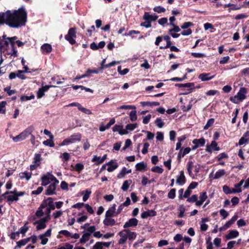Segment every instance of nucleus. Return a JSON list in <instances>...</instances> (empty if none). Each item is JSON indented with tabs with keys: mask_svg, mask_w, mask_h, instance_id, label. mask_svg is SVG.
<instances>
[{
	"mask_svg": "<svg viewBox=\"0 0 249 249\" xmlns=\"http://www.w3.org/2000/svg\"><path fill=\"white\" fill-rule=\"evenodd\" d=\"M54 86L53 85H45V86H42V88H39L37 92V98L38 99L41 98L45 95V92L47 91L51 87H54Z\"/></svg>",
	"mask_w": 249,
	"mask_h": 249,
	"instance_id": "0eeeda50",
	"label": "nucleus"
},
{
	"mask_svg": "<svg viewBox=\"0 0 249 249\" xmlns=\"http://www.w3.org/2000/svg\"><path fill=\"white\" fill-rule=\"evenodd\" d=\"M229 158L228 155L225 152L222 153L220 154H219L217 156L215 157V160L217 161H220L221 160L223 159H228Z\"/></svg>",
	"mask_w": 249,
	"mask_h": 249,
	"instance_id": "2f4dec72",
	"label": "nucleus"
},
{
	"mask_svg": "<svg viewBox=\"0 0 249 249\" xmlns=\"http://www.w3.org/2000/svg\"><path fill=\"white\" fill-rule=\"evenodd\" d=\"M62 157L63 158V162L68 161L71 158L70 154L67 152H64V153H63Z\"/></svg>",
	"mask_w": 249,
	"mask_h": 249,
	"instance_id": "0e129e2a",
	"label": "nucleus"
},
{
	"mask_svg": "<svg viewBox=\"0 0 249 249\" xmlns=\"http://www.w3.org/2000/svg\"><path fill=\"white\" fill-rule=\"evenodd\" d=\"M153 10L155 12L158 13H161L165 12L166 10L164 8L161 7L160 6H156L153 8Z\"/></svg>",
	"mask_w": 249,
	"mask_h": 249,
	"instance_id": "49530a36",
	"label": "nucleus"
},
{
	"mask_svg": "<svg viewBox=\"0 0 249 249\" xmlns=\"http://www.w3.org/2000/svg\"><path fill=\"white\" fill-rule=\"evenodd\" d=\"M191 55L196 58H203L205 57V55L204 53H192Z\"/></svg>",
	"mask_w": 249,
	"mask_h": 249,
	"instance_id": "e2e57ef3",
	"label": "nucleus"
},
{
	"mask_svg": "<svg viewBox=\"0 0 249 249\" xmlns=\"http://www.w3.org/2000/svg\"><path fill=\"white\" fill-rule=\"evenodd\" d=\"M239 234V233L237 230H230L229 233L226 235L225 238L227 240H230L237 237Z\"/></svg>",
	"mask_w": 249,
	"mask_h": 249,
	"instance_id": "2eb2a0df",
	"label": "nucleus"
},
{
	"mask_svg": "<svg viewBox=\"0 0 249 249\" xmlns=\"http://www.w3.org/2000/svg\"><path fill=\"white\" fill-rule=\"evenodd\" d=\"M7 102L5 101H3L0 102V113L5 114V106Z\"/></svg>",
	"mask_w": 249,
	"mask_h": 249,
	"instance_id": "72a5a7b5",
	"label": "nucleus"
},
{
	"mask_svg": "<svg viewBox=\"0 0 249 249\" xmlns=\"http://www.w3.org/2000/svg\"><path fill=\"white\" fill-rule=\"evenodd\" d=\"M192 107V104L190 102L189 104L187 106V107H185V106L183 105L181 106V109L184 111V112H188L189 111Z\"/></svg>",
	"mask_w": 249,
	"mask_h": 249,
	"instance_id": "bf43d9fd",
	"label": "nucleus"
},
{
	"mask_svg": "<svg viewBox=\"0 0 249 249\" xmlns=\"http://www.w3.org/2000/svg\"><path fill=\"white\" fill-rule=\"evenodd\" d=\"M193 143L196 144L198 147L203 146L206 142L205 139L202 137L200 139H195L193 140Z\"/></svg>",
	"mask_w": 249,
	"mask_h": 249,
	"instance_id": "aec40b11",
	"label": "nucleus"
},
{
	"mask_svg": "<svg viewBox=\"0 0 249 249\" xmlns=\"http://www.w3.org/2000/svg\"><path fill=\"white\" fill-rule=\"evenodd\" d=\"M99 72V71L98 70H91L90 69H88L86 71L85 73L87 77H89L90 76V74L92 73H96L97 74Z\"/></svg>",
	"mask_w": 249,
	"mask_h": 249,
	"instance_id": "864d4df0",
	"label": "nucleus"
},
{
	"mask_svg": "<svg viewBox=\"0 0 249 249\" xmlns=\"http://www.w3.org/2000/svg\"><path fill=\"white\" fill-rule=\"evenodd\" d=\"M118 235H120L121 238L118 241V244L122 245L126 242L127 239V232L124 231V230L118 233Z\"/></svg>",
	"mask_w": 249,
	"mask_h": 249,
	"instance_id": "4468645a",
	"label": "nucleus"
},
{
	"mask_svg": "<svg viewBox=\"0 0 249 249\" xmlns=\"http://www.w3.org/2000/svg\"><path fill=\"white\" fill-rule=\"evenodd\" d=\"M38 237L41 240V244L43 245H46L48 241V239L43 236V234L39 235Z\"/></svg>",
	"mask_w": 249,
	"mask_h": 249,
	"instance_id": "052dcab7",
	"label": "nucleus"
},
{
	"mask_svg": "<svg viewBox=\"0 0 249 249\" xmlns=\"http://www.w3.org/2000/svg\"><path fill=\"white\" fill-rule=\"evenodd\" d=\"M76 37V29L75 27L69 29L68 34L65 36V39L71 45L76 43L75 38Z\"/></svg>",
	"mask_w": 249,
	"mask_h": 249,
	"instance_id": "20e7f679",
	"label": "nucleus"
},
{
	"mask_svg": "<svg viewBox=\"0 0 249 249\" xmlns=\"http://www.w3.org/2000/svg\"><path fill=\"white\" fill-rule=\"evenodd\" d=\"M82 135L80 133H75L71 135L69 138L65 139L60 144V146L67 145L69 143H75L80 142L81 140Z\"/></svg>",
	"mask_w": 249,
	"mask_h": 249,
	"instance_id": "7ed1b4c3",
	"label": "nucleus"
},
{
	"mask_svg": "<svg viewBox=\"0 0 249 249\" xmlns=\"http://www.w3.org/2000/svg\"><path fill=\"white\" fill-rule=\"evenodd\" d=\"M147 165L143 161L140 162L136 164V170L140 172H143L146 170Z\"/></svg>",
	"mask_w": 249,
	"mask_h": 249,
	"instance_id": "412c9836",
	"label": "nucleus"
},
{
	"mask_svg": "<svg viewBox=\"0 0 249 249\" xmlns=\"http://www.w3.org/2000/svg\"><path fill=\"white\" fill-rule=\"evenodd\" d=\"M138 223V220L135 218H132L128 220L124 225V228L126 229L131 227H136Z\"/></svg>",
	"mask_w": 249,
	"mask_h": 249,
	"instance_id": "9b49d317",
	"label": "nucleus"
},
{
	"mask_svg": "<svg viewBox=\"0 0 249 249\" xmlns=\"http://www.w3.org/2000/svg\"><path fill=\"white\" fill-rule=\"evenodd\" d=\"M151 171L155 173L161 174L163 172V169L158 166H156L153 167L151 168Z\"/></svg>",
	"mask_w": 249,
	"mask_h": 249,
	"instance_id": "c03bdc74",
	"label": "nucleus"
},
{
	"mask_svg": "<svg viewBox=\"0 0 249 249\" xmlns=\"http://www.w3.org/2000/svg\"><path fill=\"white\" fill-rule=\"evenodd\" d=\"M198 196L196 195H193L191 197H188L187 199V201L191 203H194L197 201Z\"/></svg>",
	"mask_w": 249,
	"mask_h": 249,
	"instance_id": "79ce46f5",
	"label": "nucleus"
},
{
	"mask_svg": "<svg viewBox=\"0 0 249 249\" xmlns=\"http://www.w3.org/2000/svg\"><path fill=\"white\" fill-rule=\"evenodd\" d=\"M41 156L40 154H35L34 158V161L33 162L37 164V165L40 166V161L41 160Z\"/></svg>",
	"mask_w": 249,
	"mask_h": 249,
	"instance_id": "7c9ffc66",
	"label": "nucleus"
},
{
	"mask_svg": "<svg viewBox=\"0 0 249 249\" xmlns=\"http://www.w3.org/2000/svg\"><path fill=\"white\" fill-rule=\"evenodd\" d=\"M155 122L156 125L158 127H159V128H162L164 124V122L162 121V120L160 118H157L156 119V120H155Z\"/></svg>",
	"mask_w": 249,
	"mask_h": 249,
	"instance_id": "a18cd8bd",
	"label": "nucleus"
},
{
	"mask_svg": "<svg viewBox=\"0 0 249 249\" xmlns=\"http://www.w3.org/2000/svg\"><path fill=\"white\" fill-rule=\"evenodd\" d=\"M91 161L92 162H96L95 164L96 165H99L103 162L101 159V157H98L96 155L94 156L92 158V159L91 160Z\"/></svg>",
	"mask_w": 249,
	"mask_h": 249,
	"instance_id": "f704fd0d",
	"label": "nucleus"
},
{
	"mask_svg": "<svg viewBox=\"0 0 249 249\" xmlns=\"http://www.w3.org/2000/svg\"><path fill=\"white\" fill-rule=\"evenodd\" d=\"M112 131L114 132L118 131L121 135L128 134L126 130L123 129V126L122 125H115L112 128Z\"/></svg>",
	"mask_w": 249,
	"mask_h": 249,
	"instance_id": "ddd939ff",
	"label": "nucleus"
},
{
	"mask_svg": "<svg viewBox=\"0 0 249 249\" xmlns=\"http://www.w3.org/2000/svg\"><path fill=\"white\" fill-rule=\"evenodd\" d=\"M225 174V171L224 169L218 170L215 174L214 179H218Z\"/></svg>",
	"mask_w": 249,
	"mask_h": 249,
	"instance_id": "473e14b6",
	"label": "nucleus"
},
{
	"mask_svg": "<svg viewBox=\"0 0 249 249\" xmlns=\"http://www.w3.org/2000/svg\"><path fill=\"white\" fill-rule=\"evenodd\" d=\"M17 245L15 247V249H16L17 248H20L22 246H23L25 245L26 244L25 243V241L24 239H22L20 241H18L17 242Z\"/></svg>",
	"mask_w": 249,
	"mask_h": 249,
	"instance_id": "680f3d73",
	"label": "nucleus"
},
{
	"mask_svg": "<svg viewBox=\"0 0 249 249\" xmlns=\"http://www.w3.org/2000/svg\"><path fill=\"white\" fill-rule=\"evenodd\" d=\"M142 132L147 134L146 140H152L154 137V134L146 130H142Z\"/></svg>",
	"mask_w": 249,
	"mask_h": 249,
	"instance_id": "3c124183",
	"label": "nucleus"
},
{
	"mask_svg": "<svg viewBox=\"0 0 249 249\" xmlns=\"http://www.w3.org/2000/svg\"><path fill=\"white\" fill-rule=\"evenodd\" d=\"M43 144L46 146H49L51 147H53L54 146V143L53 139H51L44 141L43 142Z\"/></svg>",
	"mask_w": 249,
	"mask_h": 249,
	"instance_id": "4c0bfd02",
	"label": "nucleus"
},
{
	"mask_svg": "<svg viewBox=\"0 0 249 249\" xmlns=\"http://www.w3.org/2000/svg\"><path fill=\"white\" fill-rule=\"evenodd\" d=\"M245 180L244 179H241L240 182L238 183H236L234 184V188L237 190H240V193L242 192L241 186L244 183Z\"/></svg>",
	"mask_w": 249,
	"mask_h": 249,
	"instance_id": "6e6d98bb",
	"label": "nucleus"
},
{
	"mask_svg": "<svg viewBox=\"0 0 249 249\" xmlns=\"http://www.w3.org/2000/svg\"><path fill=\"white\" fill-rule=\"evenodd\" d=\"M176 190L175 188L172 189L168 193V197L170 199H174L176 196Z\"/></svg>",
	"mask_w": 249,
	"mask_h": 249,
	"instance_id": "37998d69",
	"label": "nucleus"
},
{
	"mask_svg": "<svg viewBox=\"0 0 249 249\" xmlns=\"http://www.w3.org/2000/svg\"><path fill=\"white\" fill-rule=\"evenodd\" d=\"M32 175V172H28L26 171L24 172L20 173L18 174V177L21 179H23L25 178L27 180H29L31 178Z\"/></svg>",
	"mask_w": 249,
	"mask_h": 249,
	"instance_id": "5701e85b",
	"label": "nucleus"
},
{
	"mask_svg": "<svg viewBox=\"0 0 249 249\" xmlns=\"http://www.w3.org/2000/svg\"><path fill=\"white\" fill-rule=\"evenodd\" d=\"M132 182V180L131 179L125 180L121 187L122 190L124 191H127Z\"/></svg>",
	"mask_w": 249,
	"mask_h": 249,
	"instance_id": "a878e982",
	"label": "nucleus"
},
{
	"mask_svg": "<svg viewBox=\"0 0 249 249\" xmlns=\"http://www.w3.org/2000/svg\"><path fill=\"white\" fill-rule=\"evenodd\" d=\"M24 73V71L22 70H18L17 72H16V74L17 75V77H18L19 78L21 79H25L26 78V77L25 75L23 74Z\"/></svg>",
	"mask_w": 249,
	"mask_h": 249,
	"instance_id": "5fc2aeb1",
	"label": "nucleus"
},
{
	"mask_svg": "<svg viewBox=\"0 0 249 249\" xmlns=\"http://www.w3.org/2000/svg\"><path fill=\"white\" fill-rule=\"evenodd\" d=\"M124 231L127 232V238H128L129 240H134L136 238L137 234L136 232L131 231L130 230L126 229L124 230Z\"/></svg>",
	"mask_w": 249,
	"mask_h": 249,
	"instance_id": "c85d7f7f",
	"label": "nucleus"
},
{
	"mask_svg": "<svg viewBox=\"0 0 249 249\" xmlns=\"http://www.w3.org/2000/svg\"><path fill=\"white\" fill-rule=\"evenodd\" d=\"M208 196L206 192H203L200 193L199 196V200L196 202L195 205L196 206H200L203 202L207 199Z\"/></svg>",
	"mask_w": 249,
	"mask_h": 249,
	"instance_id": "f3484780",
	"label": "nucleus"
},
{
	"mask_svg": "<svg viewBox=\"0 0 249 249\" xmlns=\"http://www.w3.org/2000/svg\"><path fill=\"white\" fill-rule=\"evenodd\" d=\"M103 223L105 226H112L115 224V221L114 219L110 218H106L104 221Z\"/></svg>",
	"mask_w": 249,
	"mask_h": 249,
	"instance_id": "bb28decb",
	"label": "nucleus"
},
{
	"mask_svg": "<svg viewBox=\"0 0 249 249\" xmlns=\"http://www.w3.org/2000/svg\"><path fill=\"white\" fill-rule=\"evenodd\" d=\"M48 208H49L50 209H52V210H53L55 209V206L54 204V203L53 200V198L52 197H49L48 198Z\"/></svg>",
	"mask_w": 249,
	"mask_h": 249,
	"instance_id": "e433bc0d",
	"label": "nucleus"
},
{
	"mask_svg": "<svg viewBox=\"0 0 249 249\" xmlns=\"http://www.w3.org/2000/svg\"><path fill=\"white\" fill-rule=\"evenodd\" d=\"M249 142V139L246 138L244 137H242L239 140L238 144L239 145H243L244 144L248 143Z\"/></svg>",
	"mask_w": 249,
	"mask_h": 249,
	"instance_id": "09e8293b",
	"label": "nucleus"
},
{
	"mask_svg": "<svg viewBox=\"0 0 249 249\" xmlns=\"http://www.w3.org/2000/svg\"><path fill=\"white\" fill-rule=\"evenodd\" d=\"M28 222H26L24 225L21 227L20 228V229L18 231V232H19V234L20 233H21L22 234V237H24L25 236V233L26 232L28 231L29 228L28 226H27V224H28Z\"/></svg>",
	"mask_w": 249,
	"mask_h": 249,
	"instance_id": "cd10ccee",
	"label": "nucleus"
},
{
	"mask_svg": "<svg viewBox=\"0 0 249 249\" xmlns=\"http://www.w3.org/2000/svg\"><path fill=\"white\" fill-rule=\"evenodd\" d=\"M211 146L212 148H213L215 151H219L220 150V148L217 145V142L215 141H213L211 144Z\"/></svg>",
	"mask_w": 249,
	"mask_h": 249,
	"instance_id": "69168bd1",
	"label": "nucleus"
},
{
	"mask_svg": "<svg viewBox=\"0 0 249 249\" xmlns=\"http://www.w3.org/2000/svg\"><path fill=\"white\" fill-rule=\"evenodd\" d=\"M56 187L54 186V184H51L47 188L45 192V194L47 196H51L53 195H55Z\"/></svg>",
	"mask_w": 249,
	"mask_h": 249,
	"instance_id": "6ab92c4d",
	"label": "nucleus"
},
{
	"mask_svg": "<svg viewBox=\"0 0 249 249\" xmlns=\"http://www.w3.org/2000/svg\"><path fill=\"white\" fill-rule=\"evenodd\" d=\"M247 93V89L245 87H242L240 89L239 91L237 92L236 96L238 97L239 100L242 101L244 100L246 98V94Z\"/></svg>",
	"mask_w": 249,
	"mask_h": 249,
	"instance_id": "f8f14e48",
	"label": "nucleus"
},
{
	"mask_svg": "<svg viewBox=\"0 0 249 249\" xmlns=\"http://www.w3.org/2000/svg\"><path fill=\"white\" fill-rule=\"evenodd\" d=\"M130 119L134 122L137 119V112L136 110L131 111L129 113Z\"/></svg>",
	"mask_w": 249,
	"mask_h": 249,
	"instance_id": "58836bf2",
	"label": "nucleus"
},
{
	"mask_svg": "<svg viewBox=\"0 0 249 249\" xmlns=\"http://www.w3.org/2000/svg\"><path fill=\"white\" fill-rule=\"evenodd\" d=\"M220 214L223 217V219L226 218L229 215V213L224 209H221L219 211Z\"/></svg>",
	"mask_w": 249,
	"mask_h": 249,
	"instance_id": "338daca9",
	"label": "nucleus"
},
{
	"mask_svg": "<svg viewBox=\"0 0 249 249\" xmlns=\"http://www.w3.org/2000/svg\"><path fill=\"white\" fill-rule=\"evenodd\" d=\"M230 100L231 102L236 104H237L239 103L240 101H242L241 100H239L236 95L234 96H231L230 98Z\"/></svg>",
	"mask_w": 249,
	"mask_h": 249,
	"instance_id": "4d7b16f0",
	"label": "nucleus"
},
{
	"mask_svg": "<svg viewBox=\"0 0 249 249\" xmlns=\"http://www.w3.org/2000/svg\"><path fill=\"white\" fill-rule=\"evenodd\" d=\"M108 167L107 168V170L109 172H111L116 169L118 167V163L115 162L114 160H111L106 163Z\"/></svg>",
	"mask_w": 249,
	"mask_h": 249,
	"instance_id": "1a4fd4ad",
	"label": "nucleus"
},
{
	"mask_svg": "<svg viewBox=\"0 0 249 249\" xmlns=\"http://www.w3.org/2000/svg\"><path fill=\"white\" fill-rule=\"evenodd\" d=\"M13 191H7L1 195V197L7 200V202L10 204L13 201H18L19 198L17 196L16 193H12Z\"/></svg>",
	"mask_w": 249,
	"mask_h": 249,
	"instance_id": "39448f33",
	"label": "nucleus"
},
{
	"mask_svg": "<svg viewBox=\"0 0 249 249\" xmlns=\"http://www.w3.org/2000/svg\"><path fill=\"white\" fill-rule=\"evenodd\" d=\"M91 193L90 191H89L88 190H86L85 191V194L83 196V200L85 202L89 198L90 194Z\"/></svg>",
	"mask_w": 249,
	"mask_h": 249,
	"instance_id": "774afa93",
	"label": "nucleus"
},
{
	"mask_svg": "<svg viewBox=\"0 0 249 249\" xmlns=\"http://www.w3.org/2000/svg\"><path fill=\"white\" fill-rule=\"evenodd\" d=\"M175 86L177 87H178V88H183V87L190 88V89H189V92L181 93V94L186 95V94L192 92V89H193V87H194V83H185V84H176Z\"/></svg>",
	"mask_w": 249,
	"mask_h": 249,
	"instance_id": "9d476101",
	"label": "nucleus"
},
{
	"mask_svg": "<svg viewBox=\"0 0 249 249\" xmlns=\"http://www.w3.org/2000/svg\"><path fill=\"white\" fill-rule=\"evenodd\" d=\"M34 130V127L30 125L26 128L23 131L21 132L19 135L13 137L12 139L15 142L22 141L26 139L29 135L31 134Z\"/></svg>",
	"mask_w": 249,
	"mask_h": 249,
	"instance_id": "f03ea898",
	"label": "nucleus"
},
{
	"mask_svg": "<svg viewBox=\"0 0 249 249\" xmlns=\"http://www.w3.org/2000/svg\"><path fill=\"white\" fill-rule=\"evenodd\" d=\"M138 126L137 124H127L126 126V129L129 130L130 131L133 130L135 128H136Z\"/></svg>",
	"mask_w": 249,
	"mask_h": 249,
	"instance_id": "8fccbe9b",
	"label": "nucleus"
},
{
	"mask_svg": "<svg viewBox=\"0 0 249 249\" xmlns=\"http://www.w3.org/2000/svg\"><path fill=\"white\" fill-rule=\"evenodd\" d=\"M84 168V165L80 163H76L74 167V169L79 173H80L82 170H83Z\"/></svg>",
	"mask_w": 249,
	"mask_h": 249,
	"instance_id": "a19ab883",
	"label": "nucleus"
},
{
	"mask_svg": "<svg viewBox=\"0 0 249 249\" xmlns=\"http://www.w3.org/2000/svg\"><path fill=\"white\" fill-rule=\"evenodd\" d=\"M53 174L50 172H47L46 174L43 175L41 178V185L45 186L49 184L52 180L51 176Z\"/></svg>",
	"mask_w": 249,
	"mask_h": 249,
	"instance_id": "423d86ee",
	"label": "nucleus"
},
{
	"mask_svg": "<svg viewBox=\"0 0 249 249\" xmlns=\"http://www.w3.org/2000/svg\"><path fill=\"white\" fill-rule=\"evenodd\" d=\"M214 75H211V73H202L198 75V78L202 81H206L212 79Z\"/></svg>",
	"mask_w": 249,
	"mask_h": 249,
	"instance_id": "dca6fc26",
	"label": "nucleus"
},
{
	"mask_svg": "<svg viewBox=\"0 0 249 249\" xmlns=\"http://www.w3.org/2000/svg\"><path fill=\"white\" fill-rule=\"evenodd\" d=\"M193 167V162L192 161H189L187 164V169L188 173L190 176H191L192 174V169Z\"/></svg>",
	"mask_w": 249,
	"mask_h": 249,
	"instance_id": "ea45409f",
	"label": "nucleus"
},
{
	"mask_svg": "<svg viewBox=\"0 0 249 249\" xmlns=\"http://www.w3.org/2000/svg\"><path fill=\"white\" fill-rule=\"evenodd\" d=\"M158 18V16L155 14L151 15L148 12H145L143 17V19L146 21H156Z\"/></svg>",
	"mask_w": 249,
	"mask_h": 249,
	"instance_id": "a211bd4d",
	"label": "nucleus"
},
{
	"mask_svg": "<svg viewBox=\"0 0 249 249\" xmlns=\"http://www.w3.org/2000/svg\"><path fill=\"white\" fill-rule=\"evenodd\" d=\"M9 236L12 240L17 239L19 237V234L18 231L12 232Z\"/></svg>",
	"mask_w": 249,
	"mask_h": 249,
	"instance_id": "13d9d810",
	"label": "nucleus"
},
{
	"mask_svg": "<svg viewBox=\"0 0 249 249\" xmlns=\"http://www.w3.org/2000/svg\"><path fill=\"white\" fill-rule=\"evenodd\" d=\"M27 13L25 8L22 7L13 12L7 10L0 13V25L5 23L11 28H18L26 25Z\"/></svg>",
	"mask_w": 249,
	"mask_h": 249,
	"instance_id": "f257e3e1",
	"label": "nucleus"
},
{
	"mask_svg": "<svg viewBox=\"0 0 249 249\" xmlns=\"http://www.w3.org/2000/svg\"><path fill=\"white\" fill-rule=\"evenodd\" d=\"M215 120L214 118H211L209 119L206 124V125L204 126V129L207 130L210 127H211L214 123Z\"/></svg>",
	"mask_w": 249,
	"mask_h": 249,
	"instance_id": "c9c22d12",
	"label": "nucleus"
},
{
	"mask_svg": "<svg viewBox=\"0 0 249 249\" xmlns=\"http://www.w3.org/2000/svg\"><path fill=\"white\" fill-rule=\"evenodd\" d=\"M90 236V233L87 232V233H84L82 235L81 239H80V242L81 244H85L86 242H87L89 240Z\"/></svg>",
	"mask_w": 249,
	"mask_h": 249,
	"instance_id": "c756f323",
	"label": "nucleus"
},
{
	"mask_svg": "<svg viewBox=\"0 0 249 249\" xmlns=\"http://www.w3.org/2000/svg\"><path fill=\"white\" fill-rule=\"evenodd\" d=\"M179 211L178 216L179 217H182L184 216V213L185 211V208L183 205H180L178 208Z\"/></svg>",
	"mask_w": 249,
	"mask_h": 249,
	"instance_id": "603ef678",
	"label": "nucleus"
},
{
	"mask_svg": "<svg viewBox=\"0 0 249 249\" xmlns=\"http://www.w3.org/2000/svg\"><path fill=\"white\" fill-rule=\"evenodd\" d=\"M36 224H37V225L36 227V229L37 231L44 229L46 227V223L43 221H41L40 219L34 223V225Z\"/></svg>",
	"mask_w": 249,
	"mask_h": 249,
	"instance_id": "b1692460",
	"label": "nucleus"
},
{
	"mask_svg": "<svg viewBox=\"0 0 249 249\" xmlns=\"http://www.w3.org/2000/svg\"><path fill=\"white\" fill-rule=\"evenodd\" d=\"M186 178L185 177L184 171H181L179 172V175L177 177L176 183L179 185H183L186 182Z\"/></svg>",
	"mask_w": 249,
	"mask_h": 249,
	"instance_id": "6e6552de",
	"label": "nucleus"
},
{
	"mask_svg": "<svg viewBox=\"0 0 249 249\" xmlns=\"http://www.w3.org/2000/svg\"><path fill=\"white\" fill-rule=\"evenodd\" d=\"M41 49L43 53H50L52 51V45L48 43H45L42 45Z\"/></svg>",
	"mask_w": 249,
	"mask_h": 249,
	"instance_id": "4be33fe9",
	"label": "nucleus"
},
{
	"mask_svg": "<svg viewBox=\"0 0 249 249\" xmlns=\"http://www.w3.org/2000/svg\"><path fill=\"white\" fill-rule=\"evenodd\" d=\"M238 215L234 214L233 216L228 221H227L224 225L225 229H228L230 228L231 225H232L235 221L237 219Z\"/></svg>",
	"mask_w": 249,
	"mask_h": 249,
	"instance_id": "393cba45",
	"label": "nucleus"
},
{
	"mask_svg": "<svg viewBox=\"0 0 249 249\" xmlns=\"http://www.w3.org/2000/svg\"><path fill=\"white\" fill-rule=\"evenodd\" d=\"M126 167H124L122 168L121 171L117 175V178H122L124 177V176L126 174Z\"/></svg>",
	"mask_w": 249,
	"mask_h": 249,
	"instance_id": "de8ad7c7",
	"label": "nucleus"
}]
</instances>
